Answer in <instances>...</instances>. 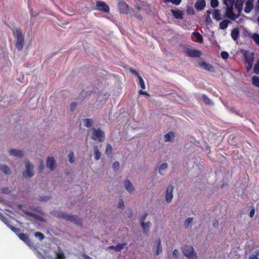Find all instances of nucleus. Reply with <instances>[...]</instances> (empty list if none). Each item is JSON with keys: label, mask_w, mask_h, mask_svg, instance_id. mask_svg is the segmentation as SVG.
Returning <instances> with one entry per match:
<instances>
[{"label": "nucleus", "mask_w": 259, "mask_h": 259, "mask_svg": "<svg viewBox=\"0 0 259 259\" xmlns=\"http://www.w3.org/2000/svg\"><path fill=\"white\" fill-rule=\"evenodd\" d=\"M205 6V2L204 0H197L195 5V7L198 10H202L204 9Z\"/></svg>", "instance_id": "nucleus-21"}, {"label": "nucleus", "mask_w": 259, "mask_h": 259, "mask_svg": "<svg viewBox=\"0 0 259 259\" xmlns=\"http://www.w3.org/2000/svg\"><path fill=\"white\" fill-rule=\"evenodd\" d=\"M55 257L54 258H50L48 259H65V256L62 250L58 249L55 251Z\"/></svg>", "instance_id": "nucleus-20"}, {"label": "nucleus", "mask_w": 259, "mask_h": 259, "mask_svg": "<svg viewBox=\"0 0 259 259\" xmlns=\"http://www.w3.org/2000/svg\"><path fill=\"white\" fill-rule=\"evenodd\" d=\"M240 15L238 13L237 14H235L233 11V6H228L226 9V16L227 18L234 20L237 19L238 16Z\"/></svg>", "instance_id": "nucleus-8"}, {"label": "nucleus", "mask_w": 259, "mask_h": 259, "mask_svg": "<svg viewBox=\"0 0 259 259\" xmlns=\"http://www.w3.org/2000/svg\"><path fill=\"white\" fill-rule=\"evenodd\" d=\"M198 65L201 68L204 69L205 70L210 71V72H214V69L213 67L210 64L207 63L204 61H200L198 63Z\"/></svg>", "instance_id": "nucleus-17"}, {"label": "nucleus", "mask_w": 259, "mask_h": 259, "mask_svg": "<svg viewBox=\"0 0 259 259\" xmlns=\"http://www.w3.org/2000/svg\"><path fill=\"white\" fill-rule=\"evenodd\" d=\"M77 104L76 103L73 102L70 104V108L72 110H73L76 107Z\"/></svg>", "instance_id": "nucleus-51"}, {"label": "nucleus", "mask_w": 259, "mask_h": 259, "mask_svg": "<svg viewBox=\"0 0 259 259\" xmlns=\"http://www.w3.org/2000/svg\"><path fill=\"white\" fill-rule=\"evenodd\" d=\"M179 254V252L177 249H175L173 251V255L176 257H178Z\"/></svg>", "instance_id": "nucleus-54"}, {"label": "nucleus", "mask_w": 259, "mask_h": 259, "mask_svg": "<svg viewBox=\"0 0 259 259\" xmlns=\"http://www.w3.org/2000/svg\"><path fill=\"white\" fill-rule=\"evenodd\" d=\"M124 187L130 194H133L135 192V188L129 180H125L123 183Z\"/></svg>", "instance_id": "nucleus-15"}, {"label": "nucleus", "mask_w": 259, "mask_h": 259, "mask_svg": "<svg viewBox=\"0 0 259 259\" xmlns=\"http://www.w3.org/2000/svg\"><path fill=\"white\" fill-rule=\"evenodd\" d=\"M202 100L206 104H209L210 103V100L205 95L202 96Z\"/></svg>", "instance_id": "nucleus-43"}, {"label": "nucleus", "mask_w": 259, "mask_h": 259, "mask_svg": "<svg viewBox=\"0 0 259 259\" xmlns=\"http://www.w3.org/2000/svg\"><path fill=\"white\" fill-rule=\"evenodd\" d=\"M234 3L236 9L237 10L239 14H240L242 11L243 5L244 4L243 0H236Z\"/></svg>", "instance_id": "nucleus-19"}, {"label": "nucleus", "mask_w": 259, "mask_h": 259, "mask_svg": "<svg viewBox=\"0 0 259 259\" xmlns=\"http://www.w3.org/2000/svg\"><path fill=\"white\" fill-rule=\"evenodd\" d=\"M253 71L256 74L259 73V62L255 64Z\"/></svg>", "instance_id": "nucleus-44"}, {"label": "nucleus", "mask_w": 259, "mask_h": 259, "mask_svg": "<svg viewBox=\"0 0 259 259\" xmlns=\"http://www.w3.org/2000/svg\"><path fill=\"white\" fill-rule=\"evenodd\" d=\"M252 83L256 87L259 88V77L257 76H253L252 77Z\"/></svg>", "instance_id": "nucleus-35"}, {"label": "nucleus", "mask_w": 259, "mask_h": 259, "mask_svg": "<svg viewBox=\"0 0 259 259\" xmlns=\"http://www.w3.org/2000/svg\"><path fill=\"white\" fill-rule=\"evenodd\" d=\"M46 166L51 170H54L57 167V162L53 157H48L47 158Z\"/></svg>", "instance_id": "nucleus-10"}, {"label": "nucleus", "mask_w": 259, "mask_h": 259, "mask_svg": "<svg viewBox=\"0 0 259 259\" xmlns=\"http://www.w3.org/2000/svg\"><path fill=\"white\" fill-rule=\"evenodd\" d=\"M119 167V163L117 161L114 162L112 164L113 169L115 170H117Z\"/></svg>", "instance_id": "nucleus-46"}, {"label": "nucleus", "mask_w": 259, "mask_h": 259, "mask_svg": "<svg viewBox=\"0 0 259 259\" xmlns=\"http://www.w3.org/2000/svg\"><path fill=\"white\" fill-rule=\"evenodd\" d=\"M69 161L71 163H73L74 161V155L73 153H70L68 155Z\"/></svg>", "instance_id": "nucleus-41"}, {"label": "nucleus", "mask_w": 259, "mask_h": 259, "mask_svg": "<svg viewBox=\"0 0 259 259\" xmlns=\"http://www.w3.org/2000/svg\"><path fill=\"white\" fill-rule=\"evenodd\" d=\"M114 247H115V246H110L108 247V248L114 250Z\"/></svg>", "instance_id": "nucleus-58"}, {"label": "nucleus", "mask_w": 259, "mask_h": 259, "mask_svg": "<svg viewBox=\"0 0 259 259\" xmlns=\"http://www.w3.org/2000/svg\"><path fill=\"white\" fill-rule=\"evenodd\" d=\"M164 1L166 3L170 2L177 5H179L181 2V0H164Z\"/></svg>", "instance_id": "nucleus-38"}, {"label": "nucleus", "mask_w": 259, "mask_h": 259, "mask_svg": "<svg viewBox=\"0 0 259 259\" xmlns=\"http://www.w3.org/2000/svg\"><path fill=\"white\" fill-rule=\"evenodd\" d=\"M9 154L10 156L21 158L23 156L24 153L22 150L20 149L10 148L8 150Z\"/></svg>", "instance_id": "nucleus-11"}, {"label": "nucleus", "mask_w": 259, "mask_h": 259, "mask_svg": "<svg viewBox=\"0 0 259 259\" xmlns=\"http://www.w3.org/2000/svg\"><path fill=\"white\" fill-rule=\"evenodd\" d=\"M66 218H67V219L69 220H70L71 221H74L75 220V217H74V216L67 215L66 217Z\"/></svg>", "instance_id": "nucleus-53"}, {"label": "nucleus", "mask_w": 259, "mask_h": 259, "mask_svg": "<svg viewBox=\"0 0 259 259\" xmlns=\"http://www.w3.org/2000/svg\"><path fill=\"white\" fill-rule=\"evenodd\" d=\"M229 24V21L227 20H224L221 21L219 24V27L221 29H225L227 28Z\"/></svg>", "instance_id": "nucleus-28"}, {"label": "nucleus", "mask_w": 259, "mask_h": 259, "mask_svg": "<svg viewBox=\"0 0 259 259\" xmlns=\"http://www.w3.org/2000/svg\"><path fill=\"white\" fill-rule=\"evenodd\" d=\"M210 5L212 8H216L219 5V2L218 0H211Z\"/></svg>", "instance_id": "nucleus-39"}, {"label": "nucleus", "mask_w": 259, "mask_h": 259, "mask_svg": "<svg viewBox=\"0 0 259 259\" xmlns=\"http://www.w3.org/2000/svg\"><path fill=\"white\" fill-rule=\"evenodd\" d=\"M146 217L147 215H145L140 219V224L144 234H147L149 232L151 226V223L149 221L147 222H145Z\"/></svg>", "instance_id": "nucleus-5"}, {"label": "nucleus", "mask_w": 259, "mask_h": 259, "mask_svg": "<svg viewBox=\"0 0 259 259\" xmlns=\"http://www.w3.org/2000/svg\"><path fill=\"white\" fill-rule=\"evenodd\" d=\"M258 255H259V253L256 252L255 254L251 255L249 256V259H258Z\"/></svg>", "instance_id": "nucleus-48"}, {"label": "nucleus", "mask_w": 259, "mask_h": 259, "mask_svg": "<svg viewBox=\"0 0 259 259\" xmlns=\"http://www.w3.org/2000/svg\"><path fill=\"white\" fill-rule=\"evenodd\" d=\"M254 0H243L245 5L244 12L246 13H250L253 8Z\"/></svg>", "instance_id": "nucleus-14"}, {"label": "nucleus", "mask_w": 259, "mask_h": 259, "mask_svg": "<svg viewBox=\"0 0 259 259\" xmlns=\"http://www.w3.org/2000/svg\"><path fill=\"white\" fill-rule=\"evenodd\" d=\"M231 37L234 40H237L239 38V31L238 28H235L231 31Z\"/></svg>", "instance_id": "nucleus-25"}, {"label": "nucleus", "mask_w": 259, "mask_h": 259, "mask_svg": "<svg viewBox=\"0 0 259 259\" xmlns=\"http://www.w3.org/2000/svg\"><path fill=\"white\" fill-rule=\"evenodd\" d=\"M184 52L186 55L191 57H199L202 54L200 51L189 48H186L184 50Z\"/></svg>", "instance_id": "nucleus-7"}, {"label": "nucleus", "mask_w": 259, "mask_h": 259, "mask_svg": "<svg viewBox=\"0 0 259 259\" xmlns=\"http://www.w3.org/2000/svg\"><path fill=\"white\" fill-rule=\"evenodd\" d=\"M0 169L1 170L5 172L6 174H10V169L9 168L8 166L5 165H2L0 166Z\"/></svg>", "instance_id": "nucleus-30"}, {"label": "nucleus", "mask_w": 259, "mask_h": 259, "mask_svg": "<svg viewBox=\"0 0 259 259\" xmlns=\"http://www.w3.org/2000/svg\"><path fill=\"white\" fill-rule=\"evenodd\" d=\"M153 250L156 255H158L161 253L162 247L160 239H157L153 242Z\"/></svg>", "instance_id": "nucleus-12"}, {"label": "nucleus", "mask_w": 259, "mask_h": 259, "mask_svg": "<svg viewBox=\"0 0 259 259\" xmlns=\"http://www.w3.org/2000/svg\"><path fill=\"white\" fill-rule=\"evenodd\" d=\"M221 57L224 59H227L229 57L228 53L226 51H223L221 54Z\"/></svg>", "instance_id": "nucleus-45"}, {"label": "nucleus", "mask_w": 259, "mask_h": 259, "mask_svg": "<svg viewBox=\"0 0 259 259\" xmlns=\"http://www.w3.org/2000/svg\"><path fill=\"white\" fill-rule=\"evenodd\" d=\"M97 9L99 11L108 13L110 11L109 6L103 1H97L96 2Z\"/></svg>", "instance_id": "nucleus-13"}, {"label": "nucleus", "mask_w": 259, "mask_h": 259, "mask_svg": "<svg viewBox=\"0 0 259 259\" xmlns=\"http://www.w3.org/2000/svg\"><path fill=\"white\" fill-rule=\"evenodd\" d=\"M124 206V201L122 199H120L117 203V207L120 209H123Z\"/></svg>", "instance_id": "nucleus-40"}, {"label": "nucleus", "mask_w": 259, "mask_h": 259, "mask_svg": "<svg viewBox=\"0 0 259 259\" xmlns=\"http://www.w3.org/2000/svg\"><path fill=\"white\" fill-rule=\"evenodd\" d=\"M251 38L257 45H259V34L257 33H253L251 35Z\"/></svg>", "instance_id": "nucleus-34"}, {"label": "nucleus", "mask_w": 259, "mask_h": 259, "mask_svg": "<svg viewBox=\"0 0 259 259\" xmlns=\"http://www.w3.org/2000/svg\"><path fill=\"white\" fill-rule=\"evenodd\" d=\"M168 167V165L166 163H163L161 164L158 168V172L161 175H164Z\"/></svg>", "instance_id": "nucleus-22"}, {"label": "nucleus", "mask_w": 259, "mask_h": 259, "mask_svg": "<svg viewBox=\"0 0 259 259\" xmlns=\"http://www.w3.org/2000/svg\"><path fill=\"white\" fill-rule=\"evenodd\" d=\"M245 58L246 60V69L247 71H249L252 66V62L253 60V53H245Z\"/></svg>", "instance_id": "nucleus-6"}, {"label": "nucleus", "mask_w": 259, "mask_h": 259, "mask_svg": "<svg viewBox=\"0 0 259 259\" xmlns=\"http://www.w3.org/2000/svg\"><path fill=\"white\" fill-rule=\"evenodd\" d=\"M92 134L91 138L97 141L100 143L103 142L105 140L104 132L98 128H93L91 131Z\"/></svg>", "instance_id": "nucleus-2"}, {"label": "nucleus", "mask_w": 259, "mask_h": 259, "mask_svg": "<svg viewBox=\"0 0 259 259\" xmlns=\"http://www.w3.org/2000/svg\"><path fill=\"white\" fill-rule=\"evenodd\" d=\"M130 71L133 73V74L136 75L137 77L138 78V76H140L139 74V73L135 70H134L133 68H130L129 69Z\"/></svg>", "instance_id": "nucleus-49"}, {"label": "nucleus", "mask_w": 259, "mask_h": 259, "mask_svg": "<svg viewBox=\"0 0 259 259\" xmlns=\"http://www.w3.org/2000/svg\"><path fill=\"white\" fill-rule=\"evenodd\" d=\"M185 256L188 259H197V254L192 246H185L182 249Z\"/></svg>", "instance_id": "nucleus-3"}, {"label": "nucleus", "mask_w": 259, "mask_h": 259, "mask_svg": "<svg viewBox=\"0 0 259 259\" xmlns=\"http://www.w3.org/2000/svg\"><path fill=\"white\" fill-rule=\"evenodd\" d=\"M192 34L196 38L197 41L200 43H202L203 39L202 35L198 32H193Z\"/></svg>", "instance_id": "nucleus-27"}, {"label": "nucleus", "mask_w": 259, "mask_h": 259, "mask_svg": "<svg viewBox=\"0 0 259 259\" xmlns=\"http://www.w3.org/2000/svg\"><path fill=\"white\" fill-rule=\"evenodd\" d=\"M35 236L38 237L40 240H42L44 238V235L40 232H37L35 233Z\"/></svg>", "instance_id": "nucleus-47"}, {"label": "nucleus", "mask_w": 259, "mask_h": 259, "mask_svg": "<svg viewBox=\"0 0 259 259\" xmlns=\"http://www.w3.org/2000/svg\"><path fill=\"white\" fill-rule=\"evenodd\" d=\"M93 152L95 159L96 160H98L100 159L101 153L97 146H94L93 148Z\"/></svg>", "instance_id": "nucleus-23"}, {"label": "nucleus", "mask_w": 259, "mask_h": 259, "mask_svg": "<svg viewBox=\"0 0 259 259\" xmlns=\"http://www.w3.org/2000/svg\"><path fill=\"white\" fill-rule=\"evenodd\" d=\"M118 7L120 12L122 13L127 14L129 11L128 6L123 2H119Z\"/></svg>", "instance_id": "nucleus-18"}, {"label": "nucleus", "mask_w": 259, "mask_h": 259, "mask_svg": "<svg viewBox=\"0 0 259 259\" xmlns=\"http://www.w3.org/2000/svg\"><path fill=\"white\" fill-rule=\"evenodd\" d=\"M213 18L217 21L221 20L222 19L221 10L215 9L213 12Z\"/></svg>", "instance_id": "nucleus-24"}, {"label": "nucleus", "mask_w": 259, "mask_h": 259, "mask_svg": "<svg viewBox=\"0 0 259 259\" xmlns=\"http://www.w3.org/2000/svg\"><path fill=\"white\" fill-rule=\"evenodd\" d=\"M137 18L140 19V20H141L142 19V18L140 16H137Z\"/></svg>", "instance_id": "nucleus-61"}, {"label": "nucleus", "mask_w": 259, "mask_h": 259, "mask_svg": "<svg viewBox=\"0 0 259 259\" xmlns=\"http://www.w3.org/2000/svg\"><path fill=\"white\" fill-rule=\"evenodd\" d=\"M193 222V218H189L184 222V225L186 228L189 227Z\"/></svg>", "instance_id": "nucleus-36"}, {"label": "nucleus", "mask_w": 259, "mask_h": 259, "mask_svg": "<svg viewBox=\"0 0 259 259\" xmlns=\"http://www.w3.org/2000/svg\"><path fill=\"white\" fill-rule=\"evenodd\" d=\"M112 152V147L109 144H107L105 149V154L106 155H110Z\"/></svg>", "instance_id": "nucleus-32"}, {"label": "nucleus", "mask_w": 259, "mask_h": 259, "mask_svg": "<svg viewBox=\"0 0 259 259\" xmlns=\"http://www.w3.org/2000/svg\"><path fill=\"white\" fill-rule=\"evenodd\" d=\"M13 33L16 39V47L18 50L22 51L25 44L24 35L18 29L14 30Z\"/></svg>", "instance_id": "nucleus-1"}, {"label": "nucleus", "mask_w": 259, "mask_h": 259, "mask_svg": "<svg viewBox=\"0 0 259 259\" xmlns=\"http://www.w3.org/2000/svg\"><path fill=\"white\" fill-rule=\"evenodd\" d=\"M86 121H87V123L88 126H90V125H89V123H88V122H89V119H87V120H86Z\"/></svg>", "instance_id": "nucleus-60"}, {"label": "nucleus", "mask_w": 259, "mask_h": 259, "mask_svg": "<svg viewBox=\"0 0 259 259\" xmlns=\"http://www.w3.org/2000/svg\"><path fill=\"white\" fill-rule=\"evenodd\" d=\"M11 229L12 230H13L15 232H18V230L17 229H16V228H13V227H11Z\"/></svg>", "instance_id": "nucleus-57"}, {"label": "nucleus", "mask_w": 259, "mask_h": 259, "mask_svg": "<svg viewBox=\"0 0 259 259\" xmlns=\"http://www.w3.org/2000/svg\"><path fill=\"white\" fill-rule=\"evenodd\" d=\"M205 22L207 24L210 25L212 23V21L211 19L210 16L209 15H207L206 17Z\"/></svg>", "instance_id": "nucleus-42"}, {"label": "nucleus", "mask_w": 259, "mask_h": 259, "mask_svg": "<svg viewBox=\"0 0 259 259\" xmlns=\"http://www.w3.org/2000/svg\"><path fill=\"white\" fill-rule=\"evenodd\" d=\"M207 15H210V11H207Z\"/></svg>", "instance_id": "nucleus-59"}, {"label": "nucleus", "mask_w": 259, "mask_h": 259, "mask_svg": "<svg viewBox=\"0 0 259 259\" xmlns=\"http://www.w3.org/2000/svg\"><path fill=\"white\" fill-rule=\"evenodd\" d=\"M174 137V134L169 132L164 136V141L165 142L171 141Z\"/></svg>", "instance_id": "nucleus-26"}, {"label": "nucleus", "mask_w": 259, "mask_h": 259, "mask_svg": "<svg viewBox=\"0 0 259 259\" xmlns=\"http://www.w3.org/2000/svg\"><path fill=\"white\" fill-rule=\"evenodd\" d=\"M25 170L23 172L24 177H31L33 174V166L29 161L25 162Z\"/></svg>", "instance_id": "nucleus-4"}, {"label": "nucleus", "mask_w": 259, "mask_h": 259, "mask_svg": "<svg viewBox=\"0 0 259 259\" xmlns=\"http://www.w3.org/2000/svg\"><path fill=\"white\" fill-rule=\"evenodd\" d=\"M223 1L227 7L233 6L235 2V0H223Z\"/></svg>", "instance_id": "nucleus-37"}, {"label": "nucleus", "mask_w": 259, "mask_h": 259, "mask_svg": "<svg viewBox=\"0 0 259 259\" xmlns=\"http://www.w3.org/2000/svg\"><path fill=\"white\" fill-rule=\"evenodd\" d=\"M171 12L173 17L177 19H182L184 15V12L179 9H172Z\"/></svg>", "instance_id": "nucleus-16"}, {"label": "nucleus", "mask_w": 259, "mask_h": 259, "mask_svg": "<svg viewBox=\"0 0 259 259\" xmlns=\"http://www.w3.org/2000/svg\"><path fill=\"white\" fill-rule=\"evenodd\" d=\"M254 210L253 209H251L250 211V214H249L250 217L252 218L253 216L254 215Z\"/></svg>", "instance_id": "nucleus-56"}, {"label": "nucleus", "mask_w": 259, "mask_h": 259, "mask_svg": "<svg viewBox=\"0 0 259 259\" xmlns=\"http://www.w3.org/2000/svg\"><path fill=\"white\" fill-rule=\"evenodd\" d=\"M257 21L258 23H259V17L257 18Z\"/></svg>", "instance_id": "nucleus-62"}, {"label": "nucleus", "mask_w": 259, "mask_h": 259, "mask_svg": "<svg viewBox=\"0 0 259 259\" xmlns=\"http://www.w3.org/2000/svg\"><path fill=\"white\" fill-rule=\"evenodd\" d=\"M174 187L171 185L168 186L165 192V199L166 202L170 203L173 198Z\"/></svg>", "instance_id": "nucleus-9"}, {"label": "nucleus", "mask_w": 259, "mask_h": 259, "mask_svg": "<svg viewBox=\"0 0 259 259\" xmlns=\"http://www.w3.org/2000/svg\"><path fill=\"white\" fill-rule=\"evenodd\" d=\"M139 94L140 95H145V96H147L148 97H149L150 95L149 94H148L147 92H143L142 90H140L139 92Z\"/></svg>", "instance_id": "nucleus-52"}, {"label": "nucleus", "mask_w": 259, "mask_h": 259, "mask_svg": "<svg viewBox=\"0 0 259 259\" xmlns=\"http://www.w3.org/2000/svg\"><path fill=\"white\" fill-rule=\"evenodd\" d=\"M255 13H259V0H257L256 6L255 8Z\"/></svg>", "instance_id": "nucleus-50"}, {"label": "nucleus", "mask_w": 259, "mask_h": 259, "mask_svg": "<svg viewBox=\"0 0 259 259\" xmlns=\"http://www.w3.org/2000/svg\"><path fill=\"white\" fill-rule=\"evenodd\" d=\"M138 79L139 81L138 84L140 85V87H141V88L142 90H145L146 89V85L145 84V82H144L143 79L142 78V77L141 76H138Z\"/></svg>", "instance_id": "nucleus-29"}, {"label": "nucleus", "mask_w": 259, "mask_h": 259, "mask_svg": "<svg viewBox=\"0 0 259 259\" xmlns=\"http://www.w3.org/2000/svg\"><path fill=\"white\" fill-rule=\"evenodd\" d=\"M126 245V243H121L118 244L114 247V250L116 251H120L122 250L125 246Z\"/></svg>", "instance_id": "nucleus-33"}, {"label": "nucleus", "mask_w": 259, "mask_h": 259, "mask_svg": "<svg viewBox=\"0 0 259 259\" xmlns=\"http://www.w3.org/2000/svg\"><path fill=\"white\" fill-rule=\"evenodd\" d=\"M187 13L189 14H194V10L193 9L189 8L187 10Z\"/></svg>", "instance_id": "nucleus-55"}, {"label": "nucleus", "mask_w": 259, "mask_h": 259, "mask_svg": "<svg viewBox=\"0 0 259 259\" xmlns=\"http://www.w3.org/2000/svg\"><path fill=\"white\" fill-rule=\"evenodd\" d=\"M19 237L20 239L25 242L27 244H29L30 241L28 239L27 235H26L25 234H20L19 235Z\"/></svg>", "instance_id": "nucleus-31"}]
</instances>
